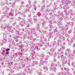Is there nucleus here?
<instances>
[{"instance_id":"obj_10","label":"nucleus","mask_w":75,"mask_h":75,"mask_svg":"<svg viewBox=\"0 0 75 75\" xmlns=\"http://www.w3.org/2000/svg\"><path fill=\"white\" fill-rule=\"evenodd\" d=\"M71 25V23H70V22H69L67 23V25H66V28L65 29L66 30H67L68 28V25Z\"/></svg>"},{"instance_id":"obj_8","label":"nucleus","mask_w":75,"mask_h":75,"mask_svg":"<svg viewBox=\"0 0 75 75\" xmlns=\"http://www.w3.org/2000/svg\"><path fill=\"white\" fill-rule=\"evenodd\" d=\"M15 33L16 34H18V35H23V33H22L20 32V31L16 30V32H15Z\"/></svg>"},{"instance_id":"obj_32","label":"nucleus","mask_w":75,"mask_h":75,"mask_svg":"<svg viewBox=\"0 0 75 75\" xmlns=\"http://www.w3.org/2000/svg\"><path fill=\"white\" fill-rule=\"evenodd\" d=\"M48 54H49V55H52V56H53V54L52 52H48Z\"/></svg>"},{"instance_id":"obj_12","label":"nucleus","mask_w":75,"mask_h":75,"mask_svg":"<svg viewBox=\"0 0 75 75\" xmlns=\"http://www.w3.org/2000/svg\"><path fill=\"white\" fill-rule=\"evenodd\" d=\"M40 38H41V39H42V40L44 41H47V39L44 38V36H43V35H42V37H40Z\"/></svg>"},{"instance_id":"obj_41","label":"nucleus","mask_w":75,"mask_h":75,"mask_svg":"<svg viewBox=\"0 0 75 75\" xmlns=\"http://www.w3.org/2000/svg\"><path fill=\"white\" fill-rule=\"evenodd\" d=\"M51 66L52 67H50V69H52L53 68V67H54V64L52 63L51 64Z\"/></svg>"},{"instance_id":"obj_55","label":"nucleus","mask_w":75,"mask_h":75,"mask_svg":"<svg viewBox=\"0 0 75 75\" xmlns=\"http://www.w3.org/2000/svg\"><path fill=\"white\" fill-rule=\"evenodd\" d=\"M53 71H55L57 70V69L55 67L53 68V69H52Z\"/></svg>"},{"instance_id":"obj_20","label":"nucleus","mask_w":75,"mask_h":75,"mask_svg":"<svg viewBox=\"0 0 75 75\" xmlns=\"http://www.w3.org/2000/svg\"><path fill=\"white\" fill-rule=\"evenodd\" d=\"M25 7L27 8H30L31 7V5H29L28 4H27Z\"/></svg>"},{"instance_id":"obj_62","label":"nucleus","mask_w":75,"mask_h":75,"mask_svg":"<svg viewBox=\"0 0 75 75\" xmlns=\"http://www.w3.org/2000/svg\"><path fill=\"white\" fill-rule=\"evenodd\" d=\"M25 31L26 33H28V29L26 28Z\"/></svg>"},{"instance_id":"obj_40","label":"nucleus","mask_w":75,"mask_h":75,"mask_svg":"<svg viewBox=\"0 0 75 75\" xmlns=\"http://www.w3.org/2000/svg\"><path fill=\"white\" fill-rule=\"evenodd\" d=\"M56 36H57V37H58V36H59V37H61V35H59V33H56Z\"/></svg>"},{"instance_id":"obj_37","label":"nucleus","mask_w":75,"mask_h":75,"mask_svg":"<svg viewBox=\"0 0 75 75\" xmlns=\"http://www.w3.org/2000/svg\"><path fill=\"white\" fill-rule=\"evenodd\" d=\"M54 33H57L58 32V30H57V28H56L54 30Z\"/></svg>"},{"instance_id":"obj_35","label":"nucleus","mask_w":75,"mask_h":75,"mask_svg":"<svg viewBox=\"0 0 75 75\" xmlns=\"http://www.w3.org/2000/svg\"><path fill=\"white\" fill-rule=\"evenodd\" d=\"M64 70H65V71H68L69 70V69L68 68H67L65 67L64 68Z\"/></svg>"},{"instance_id":"obj_17","label":"nucleus","mask_w":75,"mask_h":75,"mask_svg":"<svg viewBox=\"0 0 75 75\" xmlns=\"http://www.w3.org/2000/svg\"><path fill=\"white\" fill-rule=\"evenodd\" d=\"M67 1H66L65 3V4H70L71 2V1H69V0H67Z\"/></svg>"},{"instance_id":"obj_30","label":"nucleus","mask_w":75,"mask_h":75,"mask_svg":"<svg viewBox=\"0 0 75 75\" xmlns=\"http://www.w3.org/2000/svg\"><path fill=\"white\" fill-rule=\"evenodd\" d=\"M65 74H67V75H70V74H71V73H70V72H69V71H67V73L65 72Z\"/></svg>"},{"instance_id":"obj_28","label":"nucleus","mask_w":75,"mask_h":75,"mask_svg":"<svg viewBox=\"0 0 75 75\" xmlns=\"http://www.w3.org/2000/svg\"><path fill=\"white\" fill-rule=\"evenodd\" d=\"M74 36L73 37V39L74 40V41L75 42V27H74Z\"/></svg>"},{"instance_id":"obj_51","label":"nucleus","mask_w":75,"mask_h":75,"mask_svg":"<svg viewBox=\"0 0 75 75\" xmlns=\"http://www.w3.org/2000/svg\"><path fill=\"white\" fill-rule=\"evenodd\" d=\"M40 22H39L40 23H43L44 20L42 19H41L40 20Z\"/></svg>"},{"instance_id":"obj_61","label":"nucleus","mask_w":75,"mask_h":75,"mask_svg":"<svg viewBox=\"0 0 75 75\" xmlns=\"http://www.w3.org/2000/svg\"><path fill=\"white\" fill-rule=\"evenodd\" d=\"M5 51H6V52H8V51H10V49L8 48L7 49H5Z\"/></svg>"},{"instance_id":"obj_24","label":"nucleus","mask_w":75,"mask_h":75,"mask_svg":"<svg viewBox=\"0 0 75 75\" xmlns=\"http://www.w3.org/2000/svg\"><path fill=\"white\" fill-rule=\"evenodd\" d=\"M9 15L11 17H13L14 14L12 12H10L9 13Z\"/></svg>"},{"instance_id":"obj_4","label":"nucleus","mask_w":75,"mask_h":75,"mask_svg":"<svg viewBox=\"0 0 75 75\" xmlns=\"http://www.w3.org/2000/svg\"><path fill=\"white\" fill-rule=\"evenodd\" d=\"M61 56L62 58L61 61H62L63 64L64 65L66 64L67 63V57H64V55L63 54L61 55Z\"/></svg>"},{"instance_id":"obj_42","label":"nucleus","mask_w":75,"mask_h":75,"mask_svg":"<svg viewBox=\"0 0 75 75\" xmlns=\"http://www.w3.org/2000/svg\"><path fill=\"white\" fill-rule=\"evenodd\" d=\"M30 9H26L25 10V12L26 13H28V12H30Z\"/></svg>"},{"instance_id":"obj_26","label":"nucleus","mask_w":75,"mask_h":75,"mask_svg":"<svg viewBox=\"0 0 75 75\" xmlns=\"http://www.w3.org/2000/svg\"><path fill=\"white\" fill-rule=\"evenodd\" d=\"M6 49L4 48H2L1 49V52H6Z\"/></svg>"},{"instance_id":"obj_31","label":"nucleus","mask_w":75,"mask_h":75,"mask_svg":"<svg viewBox=\"0 0 75 75\" xmlns=\"http://www.w3.org/2000/svg\"><path fill=\"white\" fill-rule=\"evenodd\" d=\"M37 15H38V17H40V16H41V13L39 12H38L37 14Z\"/></svg>"},{"instance_id":"obj_49","label":"nucleus","mask_w":75,"mask_h":75,"mask_svg":"<svg viewBox=\"0 0 75 75\" xmlns=\"http://www.w3.org/2000/svg\"><path fill=\"white\" fill-rule=\"evenodd\" d=\"M21 69H22V68H24L25 67V64H23L21 66Z\"/></svg>"},{"instance_id":"obj_46","label":"nucleus","mask_w":75,"mask_h":75,"mask_svg":"<svg viewBox=\"0 0 75 75\" xmlns=\"http://www.w3.org/2000/svg\"><path fill=\"white\" fill-rule=\"evenodd\" d=\"M38 62H37H37L34 61V62H33V64H38Z\"/></svg>"},{"instance_id":"obj_3","label":"nucleus","mask_w":75,"mask_h":75,"mask_svg":"<svg viewBox=\"0 0 75 75\" xmlns=\"http://www.w3.org/2000/svg\"><path fill=\"white\" fill-rule=\"evenodd\" d=\"M29 35H35V36L37 38L39 37V35L36 34V32H35V29L34 28L31 29L28 32Z\"/></svg>"},{"instance_id":"obj_13","label":"nucleus","mask_w":75,"mask_h":75,"mask_svg":"<svg viewBox=\"0 0 75 75\" xmlns=\"http://www.w3.org/2000/svg\"><path fill=\"white\" fill-rule=\"evenodd\" d=\"M27 69H26V70L25 71H28V73L29 74H31V70H30L29 68H28V67H27Z\"/></svg>"},{"instance_id":"obj_60","label":"nucleus","mask_w":75,"mask_h":75,"mask_svg":"<svg viewBox=\"0 0 75 75\" xmlns=\"http://www.w3.org/2000/svg\"><path fill=\"white\" fill-rule=\"evenodd\" d=\"M33 21L35 23V22L37 21V19H33Z\"/></svg>"},{"instance_id":"obj_34","label":"nucleus","mask_w":75,"mask_h":75,"mask_svg":"<svg viewBox=\"0 0 75 75\" xmlns=\"http://www.w3.org/2000/svg\"><path fill=\"white\" fill-rule=\"evenodd\" d=\"M7 41L6 39L4 38L3 40V42H6Z\"/></svg>"},{"instance_id":"obj_2","label":"nucleus","mask_w":75,"mask_h":75,"mask_svg":"<svg viewBox=\"0 0 75 75\" xmlns=\"http://www.w3.org/2000/svg\"><path fill=\"white\" fill-rule=\"evenodd\" d=\"M1 29L3 30H6V29H7L8 31L9 32H11V28L10 25V24H8L5 23L4 24H2L1 26Z\"/></svg>"},{"instance_id":"obj_1","label":"nucleus","mask_w":75,"mask_h":75,"mask_svg":"<svg viewBox=\"0 0 75 75\" xmlns=\"http://www.w3.org/2000/svg\"><path fill=\"white\" fill-rule=\"evenodd\" d=\"M30 50L31 51V54L30 56H33L32 57V59H34L35 58V57H34V54H35V51L34 50L35 48L37 49L38 51L40 50V48L38 47L37 45H39V47H42L43 45L42 44H39V43L36 44V45L35 44H31L30 45Z\"/></svg>"},{"instance_id":"obj_45","label":"nucleus","mask_w":75,"mask_h":75,"mask_svg":"<svg viewBox=\"0 0 75 75\" xmlns=\"http://www.w3.org/2000/svg\"><path fill=\"white\" fill-rule=\"evenodd\" d=\"M23 47H24V45H22L21 46L18 45V47H21V48H23Z\"/></svg>"},{"instance_id":"obj_38","label":"nucleus","mask_w":75,"mask_h":75,"mask_svg":"<svg viewBox=\"0 0 75 75\" xmlns=\"http://www.w3.org/2000/svg\"><path fill=\"white\" fill-rule=\"evenodd\" d=\"M16 69H22L21 67V66H20L19 67H17Z\"/></svg>"},{"instance_id":"obj_18","label":"nucleus","mask_w":75,"mask_h":75,"mask_svg":"<svg viewBox=\"0 0 75 75\" xmlns=\"http://www.w3.org/2000/svg\"><path fill=\"white\" fill-rule=\"evenodd\" d=\"M38 25H39V24H38V25H37V29L38 30L39 32H40V33H41V31L40 30V27H39Z\"/></svg>"},{"instance_id":"obj_21","label":"nucleus","mask_w":75,"mask_h":75,"mask_svg":"<svg viewBox=\"0 0 75 75\" xmlns=\"http://www.w3.org/2000/svg\"><path fill=\"white\" fill-rule=\"evenodd\" d=\"M57 55H58V54L56 53H54L53 54V56L54 57V58H56L57 56Z\"/></svg>"},{"instance_id":"obj_50","label":"nucleus","mask_w":75,"mask_h":75,"mask_svg":"<svg viewBox=\"0 0 75 75\" xmlns=\"http://www.w3.org/2000/svg\"><path fill=\"white\" fill-rule=\"evenodd\" d=\"M60 38H61H61H62V40L63 41H64V39H65L64 38V37H63V36H60Z\"/></svg>"},{"instance_id":"obj_23","label":"nucleus","mask_w":75,"mask_h":75,"mask_svg":"<svg viewBox=\"0 0 75 75\" xmlns=\"http://www.w3.org/2000/svg\"><path fill=\"white\" fill-rule=\"evenodd\" d=\"M58 43H60L61 42V37L59 36L58 39Z\"/></svg>"},{"instance_id":"obj_57","label":"nucleus","mask_w":75,"mask_h":75,"mask_svg":"<svg viewBox=\"0 0 75 75\" xmlns=\"http://www.w3.org/2000/svg\"><path fill=\"white\" fill-rule=\"evenodd\" d=\"M22 15V16H23V17H25V14H24V13H22V15Z\"/></svg>"},{"instance_id":"obj_53","label":"nucleus","mask_w":75,"mask_h":75,"mask_svg":"<svg viewBox=\"0 0 75 75\" xmlns=\"http://www.w3.org/2000/svg\"><path fill=\"white\" fill-rule=\"evenodd\" d=\"M55 44H56V42H55V41H54L53 42V44H52V45H53V46H54V45H55Z\"/></svg>"},{"instance_id":"obj_47","label":"nucleus","mask_w":75,"mask_h":75,"mask_svg":"<svg viewBox=\"0 0 75 75\" xmlns=\"http://www.w3.org/2000/svg\"><path fill=\"white\" fill-rule=\"evenodd\" d=\"M40 64H41V65H42V64H44V61H40Z\"/></svg>"},{"instance_id":"obj_7","label":"nucleus","mask_w":75,"mask_h":75,"mask_svg":"<svg viewBox=\"0 0 75 75\" xmlns=\"http://www.w3.org/2000/svg\"><path fill=\"white\" fill-rule=\"evenodd\" d=\"M15 5L16 4H15V3H9L8 4H7L8 6H11V7H12V8H13Z\"/></svg>"},{"instance_id":"obj_39","label":"nucleus","mask_w":75,"mask_h":75,"mask_svg":"<svg viewBox=\"0 0 75 75\" xmlns=\"http://www.w3.org/2000/svg\"><path fill=\"white\" fill-rule=\"evenodd\" d=\"M33 7L35 9V11L37 9V6L35 5H33Z\"/></svg>"},{"instance_id":"obj_48","label":"nucleus","mask_w":75,"mask_h":75,"mask_svg":"<svg viewBox=\"0 0 75 75\" xmlns=\"http://www.w3.org/2000/svg\"><path fill=\"white\" fill-rule=\"evenodd\" d=\"M49 26L50 28H54V27L52 25H50Z\"/></svg>"},{"instance_id":"obj_54","label":"nucleus","mask_w":75,"mask_h":75,"mask_svg":"<svg viewBox=\"0 0 75 75\" xmlns=\"http://www.w3.org/2000/svg\"><path fill=\"white\" fill-rule=\"evenodd\" d=\"M45 8V6H42L41 8V9L42 10H44V9Z\"/></svg>"},{"instance_id":"obj_25","label":"nucleus","mask_w":75,"mask_h":75,"mask_svg":"<svg viewBox=\"0 0 75 75\" xmlns=\"http://www.w3.org/2000/svg\"><path fill=\"white\" fill-rule=\"evenodd\" d=\"M16 75H26V74H25L24 73H19V74H16Z\"/></svg>"},{"instance_id":"obj_63","label":"nucleus","mask_w":75,"mask_h":75,"mask_svg":"<svg viewBox=\"0 0 75 75\" xmlns=\"http://www.w3.org/2000/svg\"><path fill=\"white\" fill-rule=\"evenodd\" d=\"M71 25H74V22H72L71 23Z\"/></svg>"},{"instance_id":"obj_9","label":"nucleus","mask_w":75,"mask_h":75,"mask_svg":"<svg viewBox=\"0 0 75 75\" xmlns=\"http://www.w3.org/2000/svg\"><path fill=\"white\" fill-rule=\"evenodd\" d=\"M50 34L49 35V34L47 33L46 35L48 37V38H51L52 37V32L51 33H50Z\"/></svg>"},{"instance_id":"obj_14","label":"nucleus","mask_w":75,"mask_h":75,"mask_svg":"<svg viewBox=\"0 0 75 75\" xmlns=\"http://www.w3.org/2000/svg\"><path fill=\"white\" fill-rule=\"evenodd\" d=\"M73 56H74V55H72L71 53H70L68 56V58H73Z\"/></svg>"},{"instance_id":"obj_11","label":"nucleus","mask_w":75,"mask_h":75,"mask_svg":"<svg viewBox=\"0 0 75 75\" xmlns=\"http://www.w3.org/2000/svg\"><path fill=\"white\" fill-rule=\"evenodd\" d=\"M58 74L59 75H67V74H65V72H59Z\"/></svg>"},{"instance_id":"obj_56","label":"nucleus","mask_w":75,"mask_h":75,"mask_svg":"<svg viewBox=\"0 0 75 75\" xmlns=\"http://www.w3.org/2000/svg\"><path fill=\"white\" fill-rule=\"evenodd\" d=\"M38 75H42V74L41 73V72H40L39 73H38Z\"/></svg>"},{"instance_id":"obj_5","label":"nucleus","mask_w":75,"mask_h":75,"mask_svg":"<svg viewBox=\"0 0 75 75\" xmlns=\"http://www.w3.org/2000/svg\"><path fill=\"white\" fill-rule=\"evenodd\" d=\"M23 21H21L20 23H19V25H21V27H23V26H24V24H25V20L24 19H22Z\"/></svg>"},{"instance_id":"obj_64","label":"nucleus","mask_w":75,"mask_h":75,"mask_svg":"<svg viewBox=\"0 0 75 75\" xmlns=\"http://www.w3.org/2000/svg\"><path fill=\"white\" fill-rule=\"evenodd\" d=\"M63 19V18H62L61 17L59 18V20H60V21H62V20Z\"/></svg>"},{"instance_id":"obj_15","label":"nucleus","mask_w":75,"mask_h":75,"mask_svg":"<svg viewBox=\"0 0 75 75\" xmlns=\"http://www.w3.org/2000/svg\"><path fill=\"white\" fill-rule=\"evenodd\" d=\"M0 21L4 23V22H6V19H5V18H1Z\"/></svg>"},{"instance_id":"obj_19","label":"nucleus","mask_w":75,"mask_h":75,"mask_svg":"<svg viewBox=\"0 0 75 75\" xmlns=\"http://www.w3.org/2000/svg\"><path fill=\"white\" fill-rule=\"evenodd\" d=\"M13 62H11L8 63V66H11V65H13Z\"/></svg>"},{"instance_id":"obj_43","label":"nucleus","mask_w":75,"mask_h":75,"mask_svg":"<svg viewBox=\"0 0 75 75\" xmlns=\"http://www.w3.org/2000/svg\"><path fill=\"white\" fill-rule=\"evenodd\" d=\"M43 69H45V70H47L48 69V68L47 67H43Z\"/></svg>"},{"instance_id":"obj_52","label":"nucleus","mask_w":75,"mask_h":75,"mask_svg":"<svg viewBox=\"0 0 75 75\" xmlns=\"http://www.w3.org/2000/svg\"><path fill=\"white\" fill-rule=\"evenodd\" d=\"M61 47L62 48H62V50H64V49H65V47L62 46V45H61Z\"/></svg>"},{"instance_id":"obj_33","label":"nucleus","mask_w":75,"mask_h":75,"mask_svg":"<svg viewBox=\"0 0 75 75\" xmlns=\"http://www.w3.org/2000/svg\"><path fill=\"white\" fill-rule=\"evenodd\" d=\"M1 54L2 55L4 56L6 54L5 52H1Z\"/></svg>"},{"instance_id":"obj_29","label":"nucleus","mask_w":75,"mask_h":75,"mask_svg":"<svg viewBox=\"0 0 75 75\" xmlns=\"http://www.w3.org/2000/svg\"><path fill=\"white\" fill-rule=\"evenodd\" d=\"M10 72H11V73H14V71L13 70V69H10V70L9 71Z\"/></svg>"},{"instance_id":"obj_36","label":"nucleus","mask_w":75,"mask_h":75,"mask_svg":"<svg viewBox=\"0 0 75 75\" xmlns=\"http://www.w3.org/2000/svg\"><path fill=\"white\" fill-rule=\"evenodd\" d=\"M53 8H54V10H56V9H57V5H53Z\"/></svg>"},{"instance_id":"obj_16","label":"nucleus","mask_w":75,"mask_h":75,"mask_svg":"<svg viewBox=\"0 0 75 75\" xmlns=\"http://www.w3.org/2000/svg\"><path fill=\"white\" fill-rule=\"evenodd\" d=\"M28 40H33V37L32 36H30L28 37H27Z\"/></svg>"},{"instance_id":"obj_58","label":"nucleus","mask_w":75,"mask_h":75,"mask_svg":"<svg viewBox=\"0 0 75 75\" xmlns=\"http://www.w3.org/2000/svg\"><path fill=\"white\" fill-rule=\"evenodd\" d=\"M57 64L58 65H59V67H61V65L59 64V62H57Z\"/></svg>"},{"instance_id":"obj_27","label":"nucleus","mask_w":75,"mask_h":75,"mask_svg":"<svg viewBox=\"0 0 75 75\" xmlns=\"http://www.w3.org/2000/svg\"><path fill=\"white\" fill-rule=\"evenodd\" d=\"M57 23L58 24V25H62V23L60 21H57Z\"/></svg>"},{"instance_id":"obj_59","label":"nucleus","mask_w":75,"mask_h":75,"mask_svg":"<svg viewBox=\"0 0 75 75\" xmlns=\"http://www.w3.org/2000/svg\"><path fill=\"white\" fill-rule=\"evenodd\" d=\"M11 13H13V12H14V11L13 9H11Z\"/></svg>"},{"instance_id":"obj_44","label":"nucleus","mask_w":75,"mask_h":75,"mask_svg":"<svg viewBox=\"0 0 75 75\" xmlns=\"http://www.w3.org/2000/svg\"><path fill=\"white\" fill-rule=\"evenodd\" d=\"M70 62H71V60H69L68 61V63H67L68 65L69 66H71V65H70Z\"/></svg>"},{"instance_id":"obj_6","label":"nucleus","mask_w":75,"mask_h":75,"mask_svg":"<svg viewBox=\"0 0 75 75\" xmlns=\"http://www.w3.org/2000/svg\"><path fill=\"white\" fill-rule=\"evenodd\" d=\"M3 14H4V15H2L1 17L2 18H4L5 17H7V16H8V13H7V12H4L3 13Z\"/></svg>"},{"instance_id":"obj_22","label":"nucleus","mask_w":75,"mask_h":75,"mask_svg":"<svg viewBox=\"0 0 75 75\" xmlns=\"http://www.w3.org/2000/svg\"><path fill=\"white\" fill-rule=\"evenodd\" d=\"M69 13H70V15L71 16H73L74 15V13H73L72 12V10H69Z\"/></svg>"}]
</instances>
